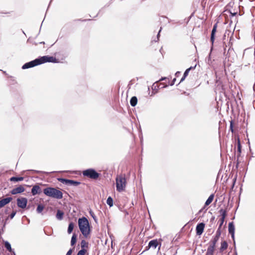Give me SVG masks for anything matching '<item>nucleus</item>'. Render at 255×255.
Segmentation results:
<instances>
[{
  "mask_svg": "<svg viewBox=\"0 0 255 255\" xmlns=\"http://www.w3.org/2000/svg\"><path fill=\"white\" fill-rule=\"evenodd\" d=\"M55 60L56 58L53 56H44L25 63L22 68L23 69H27L46 62H55Z\"/></svg>",
  "mask_w": 255,
  "mask_h": 255,
  "instance_id": "1",
  "label": "nucleus"
},
{
  "mask_svg": "<svg viewBox=\"0 0 255 255\" xmlns=\"http://www.w3.org/2000/svg\"><path fill=\"white\" fill-rule=\"evenodd\" d=\"M78 226L79 229L85 238H89L91 232L90 224L86 217H82L78 219Z\"/></svg>",
  "mask_w": 255,
  "mask_h": 255,
  "instance_id": "2",
  "label": "nucleus"
},
{
  "mask_svg": "<svg viewBox=\"0 0 255 255\" xmlns=\"http://www.w3.org/2000/svg\"><path fill=\"white\" fill-rule=\"evenodd\" d=\"M43 193L47 196L53 198L61 199L63 198L62 192L54 188L47 187L43 190Z\"/></svg>",
  "mask_w": 255,
  "mask_h": 255,
  "instance_id": "3",
  "label": "nucleus"
},
{
  "mask_svg": "<svg viewBox=\"0 0 255 255\" xmlns=\"http://www.w3.org/2000/svg\"><path fill=\"white\" fill-rule=\"evenodd\" d=\"M116 180L117 190L119 192L125 190L127 185L125 175H118Z\"/></svg>",
  "mask_w": 255,
  "mask_h": 255,
  "instance_id": "4",
  "label": "nucleus"
},
{
  "mask_svg": "<svg viewBox=\"0 0 255 255\" xmlns=\"http://www.w3.org/2000/svg\"><path fill=\"white\" fill-rule=\"evenodd\" d=\"M82 174L84 177L93 180L97 179L100 176V174L92 168L88 169L83 171Z\"/></svg>",
  "mask_w": 255,
  "mask_h": 255,
  "instance_id": "5",
  "label": "nucleus"
},
{
  "mask_svg": "<svg viewBox=\"0 0 255 255\" xmlns=\"http://www.w3.org/2000/svg\"><path fill=\"white\" fill-rule=\"evenodd\" d=\"M27 203V200L26 198L21 197L17 199V205L18 207L22 209L26 208Z\"/></svg>",
  "mask_w": 255,
  "mask_h": 255,
  "instance_id": "6",
  "label": "nucleus"
},
{
  "mask_svg": "<svg viewBox=\"0 0 255 255\" xmlns=\"http://www.w3.org/2000/svg\"><path fill=\"white\" fill-rule=\"evenodd\" d=\"M220 213L221 214V218L219 220V228H221L224 222L225 221V219L227 216V211L224 209H220L219 211Z\"/></svg>",
  "mask_w": 255,
  "mask_h": 255,
  "instance_id": "7",
  "label": "nucleus"
},
{
  "mask_svg": "<svg viewBox=\"0 0 255 255\" xmlns=\"http://www.w3.org/2000/svg\"><path fill=\"white\" fill-rule=\"evenodd\" d=\"M205 224L201 223L198 224L196 228V234L198 236H200L204 232L205 228Z\"/></svg>",
  "mask_w": 255,
  "mask_h": 255,
  "instance_id": "8",
  "label": "nucleus"
},
{
  "mask_svg": "<svg viewBox=\"0 0 255 255\" xmlns=\"http://www.w3.org/2000/svg\"><path fill=\"white\" fill-rule=\"evenodd\" d=\"M25 191V188L22 185H19L18 187L13 188L10 193L12 195H15L18 193H21Z\"/></svg>",
  "mask_w": 255,
  "mask_h": 255,
  "instance_id": "9",
  "label": "nucleus"
},
{
  "mask_svg": "<svg viewBox=\"0 0 255 255\" xmlns=\"http://www.w3.org/2000/svg\"><path fill=\"white\" fill-rule=\"evenodd\" d=\"M12 198L11 197H7L0 200V208L4 207L5 205L8 204Z\"/></svg>",
  "mask_w": 255,
  "mask_h": 255,
  "instance_id": "10",
  "label": "nucleus"
},
{
  "mask_svg": "<svg viewBox=\"0 0 255 255\" xmlns=\"http://www.w3.org/2000/svg\"><path fill=\"white\" fill-rule=\"evenodd\" d=\"M217 23H216L214 24L213 28L212 30L211 35V42H212V44H213L214 40H215V35L216 33V32L217 31Z\"/></svg>",
  "mask_w": 255,
  "mask_h": 255,
  "instance_id": "11",
  "label": "nucleus"
},
{
  "mask_svg": "<svg viewBox=\"0 0 255 255\" xmlns=\"http://www.w3.org/2000/svg\"><path fill=\"white\" fill-rule=\"evenodd\" d=\"M158 245L159 243L157 239L153 240L149 242L147 247L148 248H152L153 249H155Z\"/></svg>",
  "mask_w": 255,
  "mask_h": 255,
  "instance_id": "12",
  "label": "nucleus"
},
{
  "mask_svg": "<svg viewBox=\"0 0 255 255\" xmlns=\"http://www.w3.org/2000/svg\"><path fill=\"white\" fill-rule=\"evenodd\" d=\"M229 233L231 234L233 239L234 238L235 227L233 222L229 224Z\"/></svg>",
  "mask_w": 255,
  "mask_h": 255,
  "instance_id": "13",
  "label": "nucleus"
},
{
  "mask_svg": "<svg viewBox=\"0 0 255 255\" xmlns=\"http://www.w3.org/2000/svg\"><path fill=\"white\" fill-rule=\"evenodd\" d=\"M40 193V188L38 185L34 186L31 189V193L33 195H35Z\"/></svg>",
  "mask_w": 255,
  "mask_h": 255,
  "instance_id": "14",
  "label": "nucleus"
},
{
  "mask_svg": "<svg viewBox=\"0 0 255 255\" xmlns=\"http://www.w3.org/2000/svg\"><path fill=\"white\" fill-rule=\"evenodd\" d=\"M228 245L226 241H222L221 243V247L220 248V252H223L228 248Z\"/></svg>",
  "mask_w": 255,
  "mask_h": 255,
  "instance_id": "15",
  "label": "nucleus"
},
{
  "mask_svg": "<svg viewBox=\"0 0 255 255\" xmlns=\"http://www.w3.org/2000/svg\"><path fill=\"white\" fill-rule=\"evenodd\" d=\"M193 68H194L192 67H190V68H189L186 70V71H185V72L184 73L183 77L180 80V83H181V82H182L184 80L185 78L188 76L190 70H191L192 69H193Z\"/></svg>",
  "mask_w": 255,
  "mask_h": 255,
  "instance_id": "16",
  "label": "nucleus"
},
{
  "mask_svg": "<svg viewBox=\"0 0 255 255\" xmlns=\"http://www.w3.org/2000/svg\"><path fill=\"white\" fill-rule=\"evenodd\" d=\"M214 194H211L209 197V198H208V199L206 200V202H205V205L206 206H208L209 204H210L213 199H214Z\"/></svg>",
  "mask_w": 255,
  "mask_h": 255,
  "instance_id": "17",
  "label": "nucleus"
},
{
  "mask_svg": "<svg viewBox=\"0 0 255 255\" xmlns=\"http://www.w3.org/2000/svg\"><path fill=\"white\" fill-rule=\"evenodd\" d=\"M82 250H86L88 248V243L85 240H83L81 242Z\"/></svg>",
  "mask_w": 255,
  "mask_h": 255,
  "instance_id": "18",
  "label": "nucleus"
},
{
  "mask_svg": "<svg viewBox=\"0 0 255 255\" xmlns=\"http://www.w3.org/2000/svg\"><path fill=\"white\" fill-rule=\"evenodd\" d=\"M137 99L135 96L132 97L130 100V104L131 106L134 107L137 104Z\"/></svg>",
  "mask_w": 255,
  "mask_h": 255,
  "instance_id": "19",
  "label": "nucleus"
},
{
  "mask_svg": "<svg viewBox=\"0 0 255 255\" xmlns=\"http://www.w3.org/2000/svg\"><path fill=\"white\" fill-rule=\"evenodd\" d=\"M24 179L23 177H12L10 178V181L18 182L22 181Z\"/></svg>",
  "mask_w": 255,
  "mask_h": 255,
  "instance_id": "20",
  "label": "nucleus"
},
{
  "mask_svg": "<svg viewBox=\"0 0 255 255\" xmlns=\"http://www.w3.org/2000/svg\"><path fill=\"white\" fill-rule=\"evenodd\" d=\"M215 250V249L208 247L205 255H213Z\"/></svg>",
  "mask_w": 255,
  "mask_h": 255,
  "instance_id": "21",
  "label": "nucleus"
},
{
  "mask_svg": "<svg viewBox=\"0 0 255 255\" xmlns=\"http://www.w3.org/2000/svg\"><path fill=\"white\" fill-rule=\"evenodd\" d=\"M74 226H75V224L74 223L70 222L69 223L68 228V230H67V232L68 234H71L72 232L73 229L74 228Z\"/></svg>",
  "mask_w": 255,
  "mask_h": 255,
  "instance_id": "22",
  "label": "nucleus"
},
{
  "mask_svg": "<svg viewBox=\"0 0 255 255\" xmlns=\"http://www.w3.org/2000/svg\"><path fill=\"white\" fill-rule=\"evenodd\" d=\"M63 215H64V213L60 211V210H58L57 212V214H56V218L59 219V220H61L63 219Z\"/></svg>",
  "mask_w": 255,
  "mask_h": 255,
  "instance_id": "23",
  "label": "nucleus"
},
{
  "mask_svg": "<svg viewBox=\"0 0 255 255\" xmlns=\"http://www.w3.org/2000/svg\"><path fill=\"white\" fill-rule=\"evenodd\" d=\"M77 242V235L74 233L73 234L71 241V246H74Z\"/></svg>",
  "mask_w": 255,
  "mask_h": 255,
  "instance_id": "24",
  "label": "nucleus"
},
{
  "mask_svg": "<svg viewBox=\"0 0 255 255\" xmlns=\"http://www.w3.org/2000/svg\"><path fill=\"white\" fill-rule=\"evenodd\" d=\"M80 184V183L79 182L72 180H69V185L76 186L79 185Z\"/></svg>",
  "mask_w": 255,
  "mask_h": 255,
  "instance_id": "25",
  "label": "nucleus"
},
{
  "mask_svg": "<svg viewBox=\"0 0 255 255\" xmlns=\"http://www.w3.org/2000/svg\"><path fill=\"white\" fill-rule=\"evenodd\" d=\"M107 203L110 207L113 206V200L111 197H109L107 200Z\"/></svg>",
  "mask_w": 255,
  "mask_h": 255,
  "instance_id": "26",
  "label": "nucleus"
},
{
  "mask_svg": "<svg viewBox=\"0 0 255 255\" xmlns=\"http://www.w3.org/2000/svg\"><path fill=\"white\" fill-rule=\"evenodd\" d=\"M58 180L61 183L69 185V179L64 178H58Z\"/></svg>",
  "mask_w": 255,
  "mask_h": 255,
  "instance_id": "27",
  "label": "nucleus"
},
{
  "mask_svg": "<svg viewBox=\"0 0 255 255\" xmlns=\"http://www.w3.org/2000/svg\"><path fill=\"white\" fill-rule=\"evenodd\" d=\"M4 247L9 252H12V249L11 248V245L8 242H5Z\"/></svg>",
  "mask_w": 255,
  "mask_h": 255,
  "instance_id": "28",
  "label": "nucleus"
},
{
  "mask_svg": "<svg viewBox=\"0 0 255 255\" xmlns=\"http://www.w3.org/2000/svg\"><path fill=\"white\" fill-rule=\"evenodd\" d=\"M44 206L43 205L39 204L38 205L36 211L38 213H41L44 209Z\"/></svg>",
  "mask_w": 255,
  "mask_h": 255,
  "instance_id": "29",
  "label": "nucleus"
},
{
  "mask_svg": "<svg viewBox=\"0 0 255 255\" xmlns=\"http://www.w3.org/2000/svg\"><path fill=\"white\" fill-rule=\"evenodd\" d=\"M241 147H242V146H241V142H240V139L238 138V152H239V154L240 155L241 152Z\"/></svg>",
  "mask_w": 255,
  "mask_h": 255,
  "instance_id": "30",
  "label": "nucleus"
},
{
  "mask_svg": "<svg viewBox=\"0 0 255 255\" xmlns=\"http://www.w3.org/2000/svg\"><path fill=\"white\" fill-rule=\"evenodd\" d=\"M221 228H218L217 231H216V235L214 237L220 238V236L221 235Z\"/></svg>",
  "mask_w": 255,
  "mask_h": 255,
  "instance_id": "31",
  "label": "nucleus"
},
{
  "mask_svg": "<svg viewBox=\"0 0 255 255\" xmlns=\"http://www.w3.org/2000/svg\"><path fill=\"white\" fill-rule=\"evenodd\" d=\"M219 238L217 237H214L210 241L212 243L215 244L216 245Z\"/></svg>",
  "mask_w": 255,
  "mask_h": 255,
  "instance_id": "32",
  "label": "nucleus"
},
{
  "mask_svg": "<svg viewBox=\"0 0 255 255\" xmlns=\"http://www.w3.org/2000/svg\"><path fill=\"white\" fill-rule=\"evenodd\" d=\"M230 129L232 133L234 132V122L232 120L230 121Z\"/></svg>",
  "mask_w": 255,
  "mask_h": 255,
  "instance_id": "33",
  "label": "nucleus"
},
{
  "mask_svg": "<svg viewBox=\"0 0 255 255\" xmlns=\"http://www.w3.org/2000/svg\"><path fill=\"white\" fill-rule=\"evenodd\" d=\"M86 251V250H81L79 251L77 255H85Z\"/></svg>",
  "mask_w": 255,
  "mask_h": 255,
  "instance_id": "34",
  "label": "nucleus"
},
{
  "mask_svg": "<svg viewBox=\"0 0 255 255\" xmlns=\"http://www.w3.org/2000/svg\"><path fill=\"white\" fill-rule=\"evenodd\" d=\"M209 247L212 248L216 249V245L213 243H212L210 241L209 242V245L208 246Z\"/></svg>",
  "mask_w": 255,
  "mask_h": 255,
  "instance_id": "35",
  "label": "nucleus"
},
{
  "mask_svg": "<svg viewBox=\"0 0 255 255\" xmlns=\"http://www.w3.org/2000/svg\"><path fill=\"white\" fill-rule=\"evenodd\" d=\"M16 213V212L15 211H13L11 213V214L9 216L10 218L11 219H12L14 217Z\"/></svg>",
  "mask_w": 255,
  "mask_h": 255,
  "instance_id": "36",
  "label": "nucleus"
},
{
  "mask_svg": "<svg viewBox=\"0 0 255 255\" xmlns=\"http://www.w3.org/2000/svg\"><path fill=\"white\" fill-rule=\"evenodd\" d=\"M230 13L231 14V15H232V16L236 15L237 14V12H232V11H230Z\"/></svg>",
  "mask_w": 255,
  "mask_h": 255,
  "instance_id": "37",
  "label": "nucleus"
},
{
  "mask_svg": "<svg viewBox=\"0 0 255 255\" xmlns=\"http://www.w3.org/2000/svg\"><path fill=\"white\" fill-rule=\"evenodd\" d=\"M72 250H70L68 251V252L67 253L66 255H71L72 254Z\"/></svg>",
  "mask_w": 255,
  "mask_h": 255,
  "instance_id": "38",
  "label": "nucleus"
},
{
  "mask_svg": "<svg viewBox=\"0 0 255 255\" xmlns=\"http://www.w3.org/2000/svg\"><path fill=\"white\" fill-rule=\"evenodd\" d=\"M180 72L178 71L175 73V76L177 77L180 75Z\"/></svg>",
  "mask_w": 255,
  "mask_h": 255,
  "instance_id": "39",
  "label": "nucleus"
},
{
  "mask_svg": "<svg viewBox=\"0 0 255 255\" xmlns=\"http://www.w3.org/2000/svg\"><path fill=\"white\" fill-rule=\"evenodd\" d=\"M175 81H176V78L173 79L172 83L170 84V85H173V84H174Z\"/></svg>",
  "mask_w": 255,
  "mask_h": 255,
  "instance_id": "40",
  "label": "nucleus"
},
{
  "mask_svg": "<svg viewBox=\"0 0 255 255\" xmlns=\"http://www.w3.org/2000/svg\"><path fill=\"white\" fill-rule=\"evenodd\" d=\"M167 80V78H161V80H161V81H162V80Z\"/></svg>",
  "mask_w": 255,
  "mask_h": 255,
  "instance_id": "41",
  "label": "nucleus"
},
{
  "mask_svg": "<svg viewBox=\"0 0 255 255\" xmlns=\"http://www.w3.org/2000/svg\"><path fill=\"white\" fill-rule=\"evenodd\" d=\"M90 214L91 215V216L94 218V216L92 214V212H90Z\"/></svg>",
  "mask_w": 255,
  "mask_h": 255,
  "instance_id": "42",
  "label": "nucleus"
},
{
  "mask_svg": "<svg viewBox=\"0 0 255 255\" xmlns=\"http://www.w3.org/2000/svg\"><path fill=\"white\" fill-rule=\"evenodd\" d=\"M160 247H161V243L159 244V247L158 248V250H160Z\"/></svg>",
  "mask_w": 255,
  "mask_h": 255,
  "instance_id": "43",
  "label": "nucleus"
},
{
  "mask_svg": "<svg viewBox=\"0 0 255 255\" xmlns=\"http://www.w3.org/2000/svg\"><path fill=\"white\" fill-rule=\"evenodd\" d=\"M227 46L226 45L225 47L224 48V52H225Z\"/></svg>",
  "mask_w": 255,
  "mask_h": 255,
  "instance_id": "44",
  "label": "nucleus"
},
{
  "mask_svg": "<svg viewBox=\"0 0 255 255\" xmlns=\"http://www.w3.org/2000/svg\"><path fill=\"white\" fill-rule=\"evenodd\" d=\"M160 31V30L159 31V33H158L157 36H158L159 35V32Z\"/></svg>",
  "mask_w": 255,
  "mask_h": 255,
  "instance_id": "45",
  "label": "nucleus"
},
{
  "mask_svg": "<svg viewBox=\"0 0 255 255\" xmlns=\"http://www.w3.org/2000/svg\"><path fill=\"white\" fill-rule=\"evenodd\" d=\"M13 254H14V255H15V253H13Z\"/></svg>",
  "mask_w": 255,
  "mask_h": 255,
  "instance_id": "46",
  "label": "nucleus"
}]
</instances>
